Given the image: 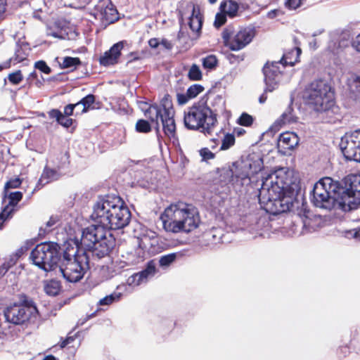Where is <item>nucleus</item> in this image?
Listing matches in <instances>:
<instances>
[{
	"instance_id": "obj_1",
	"label": "nucleus",
	"mask_w": 360,
	"mask_h": 360,
	"mask_svg": "<svg viewBox=\"0 0 360 360\" xmlns=\"http://www.w3.org/2000/svg\"><path fill=\"white\" fill-rule=\"evenodd\" d=\"M91 217L96 224H102L106 230H117L129 224L131 212L119 196L107 195L98 198L93 207Z\"/></svg>"
},
{
	"instance_id": "obj_9",
	"label": "nucleus",
	"mask_w": 360,
	"mask_h": 360,
	"mask_svg": "<svg viewBox=\"0 0 360 360\" xmlns=\"http://www.w3.org/2000/svg\"><path fill=\"white\" fill-rule=\"evenodd\" d=\"M169 96H165L161 101L160 105H151L145 110V116L160 127V121L165 134L169 138H174L176 135V124L174 119V111L172 108Z\"/></svg>"
},
{
	"instance_id": "obj_33",
	"label": "nucleus",
	"mask_w": 360,
	"mask_h": 360,
	"mask_svg": "<svg viewBox=\"0 0 360 360\" xmlns=\"http://www.w3.org/2000/svg\"><path fill=\"white\" fill-rule=\"evenodd\" d=\"M188 77L191 80L198 81L202 79V72L198 65L193 64L190 68Z\"/></svg>"
},
{
	"instance_id": "obj_53",
	"label": "nucleus",
	"mask_w": 360,
	"mask_h": 360,
	"mask_svg": "<svg viewBox=\"0 0 360 360\" xmlns=\"http://www.w3.org/2000/svg\"><path fill=\"white\" fill-rule=\"evenodd\" d=\"M75 336H68L61 343L60 347L64 348L75 340Z\"/></svg>"
},
{
	"instance_id": "obj_24",
	"label": "nucleus",
	"mask_w": 360,
	"mask_h": 360,
	"mask_svg": "<svg viewBox=\"0 0 360 360\" xmlns=\"http://www.w3.org/2000/svg\"><path fill=\"white\" fill-rule=\"evenodd\" d=\"M293 110L291 106H288L283 114L278 118L274 125L280 127L283 124H291L297 122V117L292 114Z\"/></svg>"
},
{
	"instance_id": "obj_38",
	"label": "nucleus",
	"mask_w": 360,
	"mask_h": 360,
	"mask_svg": "<svg viewBox=\"0 0 360 360\" xmlns=\"http://www.w3.org/2000/svg\"><path fill=\"white\" fill-rule=\"evenodd\" d=\"M204 90V87L198 84H195L191 85L188 89H187V95L189 98H193L196 97L199 94L202 92Z\"/></svg>"
},
{
	"instance_id": "obj_56",
	"label": "nucleus",
	"mask_w": 360,
	"mask_h": 360,
	"mask_svg": "<svg viewBox=\"0 0 360 360\" xmlns=\"http://www.w3.org/2000/svg\"><path fill=\"white\" fill-rule=\"evenodd\" d=\"M148 44L149 46L151 47V48H157L158 46V45L160 44V42L158 41V39L156 38H153V39H150L148 41Z\"/></svg>"
},
{
	"instance_id": "obj_40",
	"label": "nucleus",
	"mask_w": 360,
	"mask_h": 360,
	"mask_svg": "<svg viewBox=\"0 0 360 360\" xmlns=\"http://www.w3.org/2000/svg\"><path fill=\"white\" fill-rule=\"evenodd\" d=\"M237 122L241 126L249 127L253 122V117L246 112H243L238 119Z\"/></svg>"
},
{
	"instance_id": "obj_61",
	"label": "nucleus",
	"mask_w": 360,
	"mask_h": 360,
	"mask_svg": "<svg viewBox=\"0 0 360 360\" xmlns=\"http://www.w3.org/2000/svg\"><path fill=\"white\" fill-rule=\"evenodd\" d=\"M211 143H212L213 144L210 145V147L212 148V149H214L216 148V146L219 144V139H211Z\"/></svg>"
},
{
	"instance_id": "obj_41",
	"label": "nucleus",
	"mask_w": 360,
	"mask_h": 360,
	"mask_svg": "<svg viewBox=\"0 0 360 360\" xmlns=\"http://www.w3.org/2000/svg\"><path fill=\"white\" fill-rule=\"evenodd\" d=\"M328 49L333 54H338L342 50V46L340 41L333 39L328 43Z\"/></svg>"
},
{
	"instance_id": "obj_52",
	"label": "nucleus",
	"mask_w": 360,
	"mask_h": 360,
	"mask_svg": "<svg viewBox=\"0 0 360 360\" xmlns=\"http://www.w3.org/2000/svg\"><path fill=\"white\" fill-rule=\"evenodd\" d=\"M62 112L58 109H53L49 112V115L51 118H55L57 122L59 121L60 117H62Z\"/></svg>"
},
{
	"instance_id": "obj_2",
	"label": "nucleus",
	"mask_w": 360,
	"mask_h": 360,
	"mask_svg": "<svg viewBox=\"0 0 360 360\" xmlns=\"http://www.w3.org/2000/svg\"><path fill=\"white\" fill-rule=\"evenodd\" d=\"M295 190L276 174L270 175L262 183L259 201L273 214L288 212L293 205Z\"/></svg>"
},
{
	"instance_id": "obj_54",
	"label": "nucleus",
	"mask_w": 360,
	"mask_h": 360,
	"mask_svg": "<svg viewBox=\"0 0 360 360\" xmlns=\"http://www.w3.org/2000/svg\"><path fill=\"white\" fill-rule=\"evenodd\" d=\"M6 11V3L4 0H0V20L3 18Z\"/></svg>"
},
{
	"instance_id": "obj_49",
	"label": "nucleus",
	"mask_w": 360,
	"mask_h": 360,
	"mask_svg": "<svg viewBox=\"0 0 360 360\" xmlns=\"http://www.w3.org/2000/svg\"><path fill=\"white\" fill-rule=\"evenodd\" d=\"M58 124L63 126L64 127L68 128L72 124V119L67 117L66 115L62 114V117H60Z\"/></svg>"
},
{
	"instance_id": "obj_63",
	"label": "nucleus",
	"mask_w": 360,
	"mask_h": 360,
	"mask_svg": "<svg viewBox=\"0 0 360 360\" xmlns=\"http://www.w3.org/2000/svg\"><path fill=\"white\" fill-rule=\"evenodd\" d=\"M266 92L264 91V93L263 94H262L260 96V97L259 98V101L260 103H264L266 101V96L265 95Z\"/></svg>"
},
{
	"instance_id": "obj_5",
	"label": "nucleus",
	"mask_w": 360,
	"mask_h": 360,
	"mask_svg": "<svg viewBox=\"0 0 360 360\" xmlns=\"http://www.w3.org/2000/svg\"><path fill=\"white\" fill-rule=\"evenodd\" d=\"M212 110L205 102L199 101L189 107L184 112L185 127L191 130H200L204 134H210L215 127L217 120L214 112H222L225 109V101L219 95L214 96Z\"/></svg>"
},
{
	"instance_id": "obj_64",
	"label": "nucleus",
	"mask_w": 360,
	"mask_h": 360,
	"mask_svg": "<svg viewBox=\"0 0 360 360\" xmlns=\"http://www.w3.org/2000/svg\"><path fill=\"white\" fill-rule=\"evenodd\" d=\"M340 351L343 353V356H346L349 353V348L347 346L342 347L340 349Z\"/></svg>"
},
{
	"instance_id": "obj_62",
	"label": "nucleus",
	"mask_w": 360,
	"mask_h": 360,
	"mask_svg": "<svg viewBox=\"0 0 360 360\" xmlns=\"http://www.w3.org/2000/svg\"><path fill=\"white\" fill-rule=\"evenodd\" d=\"M276 12H277L276 10H272V11H269L267 13V17L269 18H274L276 15Z\"/></svg>"
},
{
	"instance_id": "obj_16",
	"label": "nucleus",
	"mask_w": 360,
	"mask_h": 360,
	"mask_svg": "<svg viewBox=\"0 0 360 360\" xmlns=\"http://www.w3.org/2000/svg\"><path fill=\"white\" fill-rule=\"evenodd\" d=\"M106 229L102 226V224H94L91 225L82 231V236L80 240L77 238L70 239L68 242L72 240H78V247L79 250L89 251L91 247H94V244L103 236V233Z\"/></svg>"
},
{
	"instance_id": "obj_57",
	"label": "nucleus",
	"mask_w": 360,
	"mask_h": 360,
	"mask_svg": "<svg viewBox=\"0 0 360 360\" xmlns=\"http://www.w3.org/2000/svg\"><path fill=\"white\" fill-rule=\"evenodd\" d=\"M160 44L168 50L172 49L173 46L172 44L167 39H162V41L160 42Z\"/></svg>"
},
{
	"instance_id": "obj_17",
	"label": "nucleus",
	"mask_w": 360,
	"mask_h": 360,
	"mask_svg": "<svg viewBox=\"0 0 360 360\" xmlns=\"http://www.w3.org/2000/svg\"><path fill=\"white\" fill-rule=\"evenodd\" d=\"M91 14L104 24H110L117 20V11L110 0H98Z\"/></svg>"
},
{
	"instance_id": "obj_10",
	"label": "nucleus",
	"mask_w": 360,
	"mask_h": 360,
	"mask_svg": "<svg viewBox=\"0 0 360 360\" xmlns=\"http://www.w3.org/2000/svg\"><path fill=\"white\" fill-rule=\"evenodd\" d=\"M301 53V49L295 47L290 52L285 53L280 61L266 63L263 68V74L265 82V92H271L276 89L281 79L282 71L280 65L284 68L286 65L293 66L297 61Z\"/></svg>"
},
{
	"instance_id": "obj_4",
	"label": "nucleus",
	"mask_w": 360,
	"mask_h": 360,
	"mask_svg": "<svg viewBox=\"0 0 360 360\" xmlns=\"http://www.w3.org/2000/svg\"><path fill=\"white\" fill-rule=\"evenodd\" d=\"M163 229L169 233H189L200 224L198 209L183 202L171 204L160 215Z\"/></svg>"
},
{
	"instance_id": "obj_45",
	"label": "nucleus",
	"mask_w": 360,
	"mask_h": 360,
	"mask_svg": "<svg viewBox=\"0 0 360 360\" xmlns=\"http://www.w3.org/2000/svg\"><path fill=\"white\" fill-rule=\"evenodd\" d=\"M226 21V16L224 13H217L214 25L215 27L219 28L223 25Z\"/></svg>"
},
{
	"instance_id": "obj_20",
	"label": "nucleus",
	"mask_w": 360,
	"mask_h": 360,
	"mask_svg": "<svg viewBox=\"0 0 360 360\" xmlns=\"http://www.w3.org/2000/svg\"><path fill=\"white\" fill-rule=\"evenodd\" d=\"M124 41H119L115 44L108 51L101 56L99 58L100 64L103 66L116 64L121 54V51L124 48Z\"/></svg>"
},
{
	"instance_id": "obj_55",
	"label": "nucleus",
	"mask_w": 360,
	"mask_h": 360,
	"mask_svg": "<svg viewBox=\"0 0 360 360\" xmlns=\"http://www.w3.org/2000/svg\"><path fill=\"white\" fill-rule=\"evenodd\" d=\"M353 46L357 51L360 52V34L356 37L353 42Z\"/></svg>"
},
{
	"instance_id": "obj_60",
	"label": "nucleus",
	"mask_w": 360,
	"mask_h": 360,
	"mask_svg": "<svg viewBox=\"0 0 360 360\" xmlns=\"http://www.w3.org/2000/svg\"><path fill=\"white\" fill-rule=\"evenodd\" d=\"M94 316V314H91V315L86 316L84 320H79L77 323V326L79 325H83L88 319L90 318H92Z\"/></svg>"
},
{
	"instance_id": "obj_29",
	"label": "nucleus",
	"mask_w": 360,
	"mask_h": 360,
	"mask_svg": "<svg viewBox=\"0 0 360 360\" xmlns=\"http://www.w3.org/2000/svg\"><path fill=\"white\" fill-rule=\"evenodd\" d=\"M95 102V96L93 94H89L77 102V108L82 107L78 112H86L91 105Z\"/></svg>"
},
{
	"instance_id": "obj_59",
	"label": "nucleus",
	"mask_w": 360,
	"mask_h": 360,
	"mask_svg": "<svg viewBox=\"0 0 360 360\" xmlns=\"http://www.w3.org/2000/svg\"><path fill=\"white\" fill-rule=\"evenodd\" d=\"M57 222V219L56 217H51L49 220L46 222V227L51 228Z\"/></svg>"
},
{
	"instance_id": "obj_31",
	"label": "nucleus",
	"mask_w": 360,
	"mask_h": 360,
	"mask_svg": "<svg viewBox=\"0 0 360 360\" xmlns=\"http://www.w3.org/2000/svg\"><path fill=\"white\" fill-rule=\"evenodd\" d=\"M15 210V208L8 205H6L4 207L2 211L0 212V229L3 228L4 222L12 217Z\"/></svg>"
},
{
	"instance_id": "obj_47",
	"label": "nucleus",
	"mask_w": 360,
	"mask_h": 360,
	"mask_svg": "<svg viewBox=\"0 0 360 360\" xmlns=\"http://www.w3.org/2000/svg\"><path fill=\"white\" fill-rule=\"evenodd\" d=\"M21 184V180L19 178L11 179L5 184V189L16 188Z\"/></svg>"
},
{
	"instance_id": "obj_6",
	"label": "nucleus",
	"mask_w": 360,
	"mask_h": 360,
	"mask_svg": "<svg viewBox=\"0 0 360 360\" xmlns=\"http://www.w3.org/2000/svg\"><path fill=\"white\" fill-rule=\"evenodd\" d=\"M64 246L58 270L67 281L76 283L83 278L89 269L88 253L79 250L77 240L67 242Z\"/></svg>"
},
{
	"instance_id": "obj_36",
	"label": "nucleus",
	"mask_w": 360,
	"mask_h": 360,
	"mask_svg": "<svg viewBox=\"0 0 360 360\" xmlns=\"http://www.w3.org/2000/svg\"><path fill=\"white\" fill-rule=\"evenodd\" d=\"M8 203L7 205L15 208L18 203L22 198V193L20 191L11 192L8 195Z\"/></svg>"
},
{
	"instance_id": "obj_35",
	"label": "nucleus",
	"mask_w": 360,
	"mask_h": 360,
	"mask_svg": "<svg viewBox=\"0 0 360 360\" xmlns=\"http://www.w3.org/2000/svg\"><path fill=\"white\" fill-rule=\"evenodd\" d=\"M80 63L81 62L79 58L67 56L63 58V61L60 64V66L62 68H76L80 64Z\"/></svg>"
},
{
	"instance_id": "obj_50",
	"label": "nucleus",
	"mask_w": 360,
	"mask_h": 360,
	"mask_svg": "<svg viewBox=\"0 0 360 360\" xmlns=\"http://www.w3.org/2000/svg\"><path fill=\"white\" fill-rule=\"evenodd\" d=\"M75 108H77V103L66 105L64 108V115L70 116L73 115Z\"/></svg>"
},
{
	"instance_id": "obj_25",
	"label": "nucleus",
	"mask_w": 360,
	"mask_h": 360,
	"mask_svg": "<svg viewBox=\"0 0 360 360\" xmlns=\"http://www.w3.org/2000/svg\"><path fill=\"white\" fill-rule=\"evenodd\" d=\"M61 290V285L59 281L51 279L45 281L44 283V290L49 296H56L58 295Z\"/></svg>"
},
{
	"instance_id": "obj_51",
	"label": "nucleus",
	"mask_w": 360,
	"mask_h": 360,
	"mask_svg": "<svg viewBox=\"0 0 360 360\" xmlns=\"http://www.w3.org/2000/svg\"><path fill=\"white\" fill-rule=\"evenodd\" d=\"M176 98L179 105H184L188 101L189 99H191V98L188 96L187 93L186 94H177Z\"/></svg>"
},
{
	"instance_id": "obj_12",
	"label": "nucleus",
	"mask_w": 360,
	"mask_h": 360,
	"mask_svg": "<svg viewBox=\"0 0 360 360\" xmlns=\"http://www.w3.org/2000/svg\"><path fill=\"white\" fill-rule=\"evenodd\" d=\"M345 187L340 184L344 201H342L343 211L356 209L360 204V174H350L345 178Z\"/></svg>"
},
{
	"instance_id": "obj_3",
	"label": "nucleus",
	"mask_w": 360,
	"mask_h": 360,
	"mask_svg": "<svg viewBox=\"0 0 360 360\" xmlns=\"http://www.w3.org/2000/svg\"><path fill=\"white\" fill-rule=\"evenodd\" d=\"M302 99L306 105L323 114L327 122L340 120L339 108L335 105L334 91L325 79H315L308 84L303 92Z\"/></svg>"
},
{
	"instance_id": "obj_34",
	"label": "nucleus",
	"mask_w": 360,
	"mask_h": 360,
	"mask_svg": "<svg viewBox=\"0 0 360 360\" xmlns=\"http://www.w3.org/2000/svg\"><path fill=\"white\" fill-rule=\"evenodd\" d=\"M235 143V136L232 134H226L221 140L220 150H225L230 148Z\"/></svg>"
},
{
	"instance_id": "obj_23",
	"label": "nucleus",
	"mask_w": 360,
	"mask_h": 360,
	"mask_svg": "<svg viewBox=\"0 0 360 360\" xmlns=\"http://www.w3.org/2000/svg\"><path fill=\"white\" fill-rule=\"evenodd\" d=\"M60 174L58 170L45 167L37 187L39 188V186L42 187L51 181L57 180Z\"/></svg>"
},
{
	"instance_id": "obj_19",
	"label": "nucleus",
	"mask_w": 360,
	"mask_h": 360,
	"mask_svg": "<svg viewBox=\"0 0 360 360\" xmlns=\"http://www.w3.org/2000/svg\"><path fill=\"white\" fill-rule=\"evenodd\" d=\"M156 271L155 263L153 260H150L147 263L143 270L130 276L127 280V284L133 287L139 286L142 283H146L149 278L153 277Z\"/></svg>"
},
{
	"instance_id": "obj_58",
	"label": "nucleus",
	"mask_w": 360,
	"mask_h": 360,
	"mask_svg": "<svg viewBox=\"0 0 360 360\" xmlns=\"http://www.w3.org/2000/svg\"><path fill=\"white\" fill-rule=\"evenodd\" d=\"M8 269H9V265H8L6 264H4L0 267V278L1 276H3L8 271Z\"/></svg>"
},
{
	"instance_id": "obj_27",
	"label": "nucleus",
	"mask_w": 360,
	"mask_h": 360,
	"mask_svg": "<svg viewBox=\"0 0 360 360\" xmlns=\"http://www.w3.org/2000/svg\"><path fill=\"white\" fill-rule=\"evenodd\" d=\"M238 8L239 6L238 3L233 0L222 2L220 5L221 11L231 17H234L236 15Z\"/></svg>"
},
{
	"instance_id": "obj_30",
	"label": "nucleus",
	"mask_w": 360,
	"mask_h": 360,
	"mask_svg": "<svg viewBox=\"0 0 360 360\" xmlns=\"http://www.w3.org/2000/svg\"><path fill=\"white\" fill-rule=\"evenodd\" d=\"M122 294L120 292H114L110 295H106L98 301L100 306H108L120 300Z\"/></svg>"
},
{
	"instance_id": "obj_39",
	"label": "nucleus",
	"mask_w": 360,
	"mask_h": 360,
	"mask_svg": "<svg viewBox=\"0 0 360 360\" xmlns=\"http://www.w3.org/2000/svg\"><path fill=\"white\" fill-rule=\"evenodd\" d=\"M136 129L139 132L148 133L151 130V127L148 121L139 120L136 124Z\"/></svg>"
},
{
	"instance_id": "obj_46",
	"label": "nucleus",
	"mask_w": 360,
	"mask_h": 360,
	"mask_svg": "<svg viewBox=\"0 0 360 360\" xmlns=\"http://www.w3.org/2000/svg\"><path fill=\"white\" fill-rule=\"evenodd\" d=\"M200 155L202 160H209L214 158V154L211 152L207 148H203L200 150Z\"/></svg>"
},
{
	"instance_id": "obj_42",
	"label": "nucleus",
	"mask_w": 360,
	"mask_h": 360,
	"mask_svg": "<svg viewBox=\"0 0 360 360\" xmlns=\"http://www.w3.org/2000/svg\"><path fill=\"white\" fill-rule=\"evenodd\" d=\"M23 79L20 70L15 71L8 75V79L13 84H18Z\"/></svg>"
},
{
	"instance_id": "obj_15",
	"label": "nucleus",
	"mask_w": 360,
	"mask_h": 360,
	"mask_svg": "<svg viewBox=\"0 0 360 360\" xmlns=\"http://www.w3.org/2000/svg\"><path fill=\"white\" fill-rule=\"evenodd\" d=\"M340 146L347 160L360 162V130L347 133L342 137Z\"/></svg>"
},
{
	"instance_id": "obj_28",
	"label": "nucleus",
	"mask_w": 360,
	"mask_h": 360,
	"mask_svg": "<svg viewBox=\"0 0 360 360\" xmlns=\"http://www.w3.org/2000/svg\"><path fill=\"white\" fill-rule=\"evenodd\" d=\"M350 92L355 96H360V76L352 75L347 82Z\"/></svg>"
},
{
	"instance_id": "obj_7",
	"label": "nucleus",
	"mask_w": 360,
	"mask_h": 360,
	"mask_svg": "<svg viewBox=\"0 0 360 360\" xmlns=\"http://www.w3.org/2000/svg\"><path fill=\"white\" fill-rule=\"evenodd\" d=\"M342 201L344 200L340 191L339 181L326 176L314 184L311 202L315 207L326 210L339 209L343 211Z\"/></svg>"
},
{
	"instance_id": "obj_22",
	"label": "nucleus",
	"mask_w": 360,
	"mask_h": 360,
	"mask_svg": "<svg viewBox=\"0 0 360 360\" xmlns=\"http://www.w3.org/2000/svg\"><path fill=\"white\" fill-rule=\"evenodd\" d=\"M191 15L187 18L186 22L193 32H199L202 27V20L198 6H191Z\"/></svg>"
},
{
	"instance_id": "obj_43",
	"label": "nucleus",
	"mask_w": 360,
	"mask_h": 360,
	"mask_svg": "<svg viewBox=\"0 0 360 360\" xmlns=\"http://www.w3.org/2000/svg\"><path fill=\"white\" fill-rule=\"evenodd\" d=\"M306 0H286L285 6L290 10H295L304 4Z\"/></svg>"
},
{
	"instance_id": "obj_32",
	"label": "nucleus",
	"mask_w": 360,
	"mask_h": 360,
	"mask_svg": "<svg viewBox=\"0 0 360 360\" xmlns=\"http://www.w3.org/2000/svg\"><path fill=\"white\" fill-rule=\"evenodd\" d=\"M178 253L172 252L161 256L159 258V265L163 269L169 267L177 258Z\"/></svg>"
},
{
	"instance_id": "obj_26",
	"label": "nucleus",
	"mask_w": 360,
	"mask_h": 360,
	"mask_svg": "<svg viewBox=\"0 0 360 360\" xmlns=\"http://www.w3.org/2000/svg\"><path fill=\"white\" fill-rule=\"evenodd\" d=\"M27 57V53L21 46H17L15 51V55L10 59V61L5 63L4 65H0V70L10 67V63H18L23 61Z\"/></svg>"
},
{
	"instance_id": "obj_13",
	"label": "nucleus",
	"mask_w": 360,
	"mask_h": 360,
	"mask_svg": "<svg viewBox=\"0 0 360 360\" xmlns=\"http://www.w3.org/2000/svg\"><path fill=\"white\" fill-rule=\"evenodd\" d=\"M255 37V32L251 28H244L235 32L233 27L228 26L222 32L224 45L231 50L237 51L249 44Z\"/></svg>"
},
{
	"instance_id": "obj_18",
	"label": "nucleus",
	"mask_w": 360,
	"mask_h": 360,
	"mask_svg": "<svg viewBox=\"0 0 360 360\" xmlns=\"http://www.w3.org/2000/svg\"><path fill=\"white\" fill-rule=\"evenodd\" d=\"M115 245V239L108 230H105L103 236L94 244V247L89 251H85L90 255L96 256L98 259L103 258L110 254Z\"/></svg>"
},
{
	"instance_id": "obj_48",
	"label": "nucleus",
	"mask_w": 360,
	"mask_h": 360,
	"mask_svg": "<svg viewBox=\"0 0 360 360\" xmlns=\"http://www.w3.org/2000/svg\"><path fill=\"white\" fill-rule=\"evenodd\" d=\"M128 259H129V262H124L126 265H131V264L135 265V264H137L139 262H142L143 260V257L140 256L139 255L136 256L135 255L131 254L129 255V258Z\"/></svg>"
},
{
	"instance_id": "obj_44",
	"label": "nucleus",
	"mask_w": 360,
	"mask_h": 360,
	"mask_svg": "<svg viewBox=\"0 0 360 360\" xmlns=\"http://www.w3.org/2000/svg\"><path fill=\"white\" fill-rule=\"evenodd\" d=\"M34 68L45 74H49L51 72V68L46 65L44 60H39L34 63Z\"/></svg>"
},
{
	"instance_id": "obj_14",
	"label": "nucleus",
	"mask_w": 360,
	"mask_h": 360,
	"mask_svg": "<svg viewBox=\"0 0 360 360\" xmlns=\"http://www.w3.org/2000/svg\"><path fill=\"white\" fill-rule=\"evenodd\" d=\"M37 312V309L34 305L14 303L4 309V316L7 322L21 325L28 321Z\"/></svg>"
},
{
	"instance_id": "obj_11",
	"label": "nucleus",
	"mask_w": 360,
	"mask_h": 360,
	"mask_svg": "<svg viewBox=\"0 0 360 360\" xmlns=\"http://www.w3.org/2000/svg\"><path fill=\"white\" fill-rule=\"evenodd\" d=\"M30 258L36 266L44 271L54 270L60 260V247L51 242L39 244L32 250Z\"/></svg>"
},
{
	"instance_id": "obj_37",
	"label": "nucleus",
	"mask_w": 360,
	"mask_h": 360,
	"mask_svg": "<svg viewBox=\"0 0 360 360\" xmlns=\"http://www.w3.org/2000/svg\"><path fill=\"white\" fill-rule=\"evenodd\" d=\"M217 57L214 55H210L202 59V65L205 69L212 70L217 65Z\"/></svg>"
},
{
	"instance_id": "obj_8",
	"label": "nucleus",
	"mask_w": 360,
	"mask_h": 360,
	"mask_svg": "<svg viewBox=\"0 0 360 360\" xmlns=\"http://www.w3.org/2000/svg\"><path fill=\"white\" fill-rule=\"evenodd\" d=\"M263 168V160L257 155H249L245 159L232 164L229 172L230 181L236 189L250 183L251 176L257 174Z\"/></svg>"
},
{
	"instance_id": "obj_21",
	"label": "nucleus",
	"mask_w": 360,
	"mask_h": 360,
	"mask_svg": "<svg viewBox=\"0 0 360 360\" xmlns=\"http://www.w3.org/2000/svg\"><path fill=\"white\" fill-rule=\"evenodd\" d=\"M299 141L300 139L295 133L286 131L279 136L278 146L284 150H292L298 145Z\"/></svg>"
}]
</instances>
